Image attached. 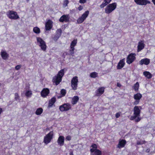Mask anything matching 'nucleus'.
I'll return each instance as SVG.
<instances>
[{"instance_id":"nucleus-16","label":"nucleus","mask_w":155,"mask_h":155,"mask_svg":"<svg viewBox=\"0 0 155 155\" xmlns=\"http://www.w3.org/2000/svg\"><path fill=\"white\" fill-rule=\"evenodd\" d=\"M49 90L47 88H43L41 92V96L43 97H46L49 93Z\"/></svg>"},{"instance_id":"nucleus-46","label":"nucleus","mask_w":155,"mask_h":155,"mask_svg":"<svg viewBox=\"0 0 155 155\" xmlns=\"http://www.w3.org/2000/svg\"><path fill=\"white\" fill-rule=\"evenodd\" d=\"M83 7L81 5H80L78 8V9L79 11H81L83 9Z\"/></svg>"},{"instance_id":"nucleus-33","label":"nucleus","mask_w":155,"mask_h":155,"mask_svg":"<svg viewBox=\"0 0 155 155\" xmlns=\"http://www.w3.org/2000/svg\"><path fill=\"white\" fill-rule=\"evenodd\" d=\"M25 95L27 97H31L32 95L31 91H27L25 93Z\"/></svg>"},{"instance_id":"nucleus-15","label":"nucleus","mask_w":155,"mask_h":155,"mask_svg":"<svg viewBox=\"0 0 155 155\" xmlns=\"http://www.w3.org/2000/svg\"><path fill=\"white\" fill-rule=\"evenodd\" d=\"M61 29L60 28L58 29L56 31L55 35L53 38V40L54 41H56L61 36Z\"/></svg>"},{"instance_id":"nucleus-32","label":"nucleus","mask_w":155,"mask_h":155,"mask_svg":"<svg viewBox=\"0 0 155 155\" xmlns=\"http://www.w3.org/2000/svg\"><path fill=\"white\" fill-rule=\"evenodd\" d=\"M139 87V83L138 82H137L134 84L133 88L135 91H137L138 90Z\"/></svg>"},{"instance_id":"nucleus-9","label":"nucleus","mask_w":155,"mask_h":155,"mask_svg":"<svg viewBox=\"0 0 155 155\" xmlns=\"http://www.w3.org/2000/svg\"><path fill=\"white\" fill-rule=\"evenodd\" d=\"M89 13V12L87 11L84 12L81 15V16L77 19V22L78 24H81L82 23L87 17Z\"/></svg>"},{"instance_id":"nucleus-31","label":"nucleus","mask_w":155,"mask_h":155,"mask_svg":"<svg viewBox=\"0 0 155 155\" xmlns=\"http://www.w3.org/2000/svg\"><path fill=\"white\" fill-rule=\"evenodd\" d=\"M75 49L74 48L70 47V49L69 50L68 53V54L73 56L74 54V50Z\"/></svg>"},{"instance_id":"nucleus-1","label":"nucleus","mask_w":155,"mask_h":155,"mask_svg":"<svg viewBox=\"0 0 155 155\" xmlns=\"http://www.w3.org/2000/svg\"><path fill=\"white\" fill-rule=\"evenodd\" d=\"M64 75V69L60 71L58 74L53 78V81L55 82L56 85H58L62 80V78Z\"/></svg>"},{"instance_id":"nucleus-3","label":"nucleus","mask_w":155,"mask_h":155,"mask_svg":"<svg viewBox=\"0 0 155 155\" xmlns=\"http://www.w3.org/2000/svg\"><path fill=\"white\" fill-rule=\"evenodd\" d=\"M117 3L114 2L109 4L105 8V12L107 14H109L112 12L116 8Z\"/></svg>"},{"instance_id":"nucleus-42","label":"nucleus","mask_w":155,"mask_h":155,"mask_svg":"<svg viewBox=\"0 0 155 155\" xmlns=\"http://www.w3.org/2000/svg\"><path fill=\"white\" fill-rule=\"evenodd\" d=\"M21 65L20 64L18 65H16L15 68V69L16 70H18L20 69V68L21 67Z\"/></svg>"},{"instance_id":"nucleus-37","label":"nucleus","mask_w":155,"mask_h":155,"mask_svg":"<svg viewBox=\"0 0 155 155\" xmlns=\"http://www.w3.org/2000/svg\"><path fill=\"white\" fill-rule=\"evenodd\" d=\"M66 93V90L64 89H62L61 91V97H58V98H59L61 97H64L65 96Z\"/></svg>"},{"instance_id":"nucleus-40","label":"nucleus","mask_w":155,"mask_h":155,"mask_svg":"<svg viewBox=\"0 0 155 155\" xmlns=\"http://www.w3.org/2000/svg\"><path fill=\"white\" fill-rule=\"evenodd\" d=\"M20 97L18 94L17 93L15 94V99L16 101H17L19 99Z\"/></svg>"},{"instance_id":"nucleus-49","label":"nucleus","mask_w":155,"mask_h":155,"mask_svg":"<svg viewBox=\"0 0 155 155\" xmlns=\"http://www.w3.org/2000/svg\"><path fill=\"white\" fill-rule=\"evenodd\" d=\"M150 150L149 149H147L146 150V152L147 153H149L150 152Z\"/></svg>"},{"instance_id":"nucleus-17","label":"nucleus","mask_w":155,"mask_h":155,"mask_svg":"<svg viewBox=\"0 0 155 155\" xmlns=\"http://www.w3.org/2000/svg\"><path fill=\"white\" fill-rule=\"evenodd\" d=\"M145 44L144 43V42L143 41H140L138 43V45L137 46V52H139L143 49L145 47Z\"/></svg>"},{"instance_id":"nucleus-25","label":"nucleus","mask_w":155,"mask_h":155,"mask_svg":"<svg viewBox=\"0 0 155 155\" xmlns=\"http://www.w3.org/2000/svg\"><path fill=\"white\" fill-rule=\"evenodd\" d=\"M79 100V98L78 96H74L72 98L71 103L73 105L75 104L78 102Z\"/></svg>"},{"instance_id":"nucleus-21","label":"nucleus","mask_w":155,"mask_h":155,"mask_svg":"<svg viewBox=\"0 0 155 155\" xmlns=\"http://www.w3.org/2000/svg\"><path fill=\"white\" fill-rule=\"evenodd\" d=\"M126 141L125 140H120L117 145V147L119 149L124 147L126 145Z\"/></svg>"},{"instance_id":"nucleus-8","label":"nucleus","mask_w":155,"mask_h":155,"mask_svg":"<svg viewBox=\"0 0 155 155\" xmlns=\"http://www.w3.org/2000/svg\"><path fill=\"white\" fill-rule=\"evenodd\" d=\"M71 108V105L68 103H65L59 106V109L61 112L67 111Z\"/></svg>"},{"instance_id":"nucleus-6","label":"nucleus","mask_w":155,"mask_h":155,"mask_svg":"<svg viewBox=\"0 0 155 155\" xmlns=\"http://www.w3.org/2000/svg\"><path fill=\"white\" fill-rule=\"evenodd\" d=\"M53 131H50L44 137V143L46 144L49 143L53 139Z\"/></svg>"},{"instance_id":"nucleus-12","label":"nucleus","mask_w":155,"mask_h":155,"mask_svg":"<svg viewBox=\"0 0 155 155\" xmlns=\"http://www.w3.org/2000/svg\"><path fill=\"white\" fill-rule=\"evenodd\" d=\"M134 1L137 5H145L150 3V1L147 0H134Z\"/></svg>"},{"instance_id":"nucleus-26","label":"nucleus","mask_w":155,"mask_h":155,"mask_svg":"<svg viewBox=\"0 0 155 155\" xmlns=\"http://www.w3.org/2000/svg\"><path fill=\"white\" fill-rule=\"evenodd\" d=\"M112 0H104V2H103L100 5L101 8H102L109 4Z\"/></svg>"},{"instance_id":"nucleus-47","label":"nucleus","mask_w":155,"mask_h":155,"mask_svg":"<svg viewBox=\"0 0 155 155\" xmlns=\"http://www.w3.org/2000/svg\"><path fill=\"white\" fill-rule=\"evenodd\" d=\"M117 86L118 87H120L121 86V84L117 82Z\"/></svg>"},{"instance_id":"nucleus-36","label":"nucleus","mask_w":155,"mask_h":155,"mask_svg":"<svg viewBox=\"0 0 155 155\" xmlns=\"http://www.w3.org/2000/svg\"><path fill=\"white\" fill-rule=\"evenodd\" d=\"M33 31L35 33L37 34H39L40 32V29L38 27H35L33 28Z\"/></svg>"},{"instance_id":"nucleus-35","label":"nucleus","mask_w":155,"mask_h":155,"mask_svg":"<svg viewBox=\"0 0 155 155\" xmlns=\"http://www.w3.org/2000/svg\"><path fill=\"white\" fill-rule=\"evenodd\" d=\"M77 40H73L71 42L70 45V47H72L73 48H74V47L77 44Z\"/></svg>"},{"instance_id":"nucleus-19","label":"nucleus","mask_w":155,"mask_h":155,"mask_svg":"<svg viewBox=\"0 0 155 155\" xmlns=\"http://www.w3.org/2000/svg\"><path fill=\"white\" fill-rule=\"evenodd\" d=\"M64 137L63 136H59L57 140V143L59 145L61 146L64 145Z\"/></svg>"},{"instance_id":"nucleus-27","label":"nucleus","mask_w":155,"mask_h":155,"mask_svg":"<svg viewBox=\"0 0 155 155\" xmlns=\"http://www.w3.org/2000/svg\"><path fill=\"white\" fill-rule=\"evenodd\" d=\"M143 74L145 77L148 79H150L152 77V74L148 71H144L143 72Z\"/></svg>"},{"instance_id":"nucleus-10","label":"nucleus","mask_w":155,"mask_h":155,"mask_svg":"<svg viewBox=\"0 0 155 155\" xmlns=\"http://www.w3.org/2000/svg\"><path fill=\"white\" fill-rule=\"evenodd\" d=\"M135 54L131 53L128 55L127 58V63L128 64H130L134 61L136 59Z\"/></svg>"},{"instance_id":"nucleus-30","label":"nucleus","mask_w":155,"mask_h":155,"mask_svg":"<svg viewBox=\"0 0 155 155\" xmlns=\"http://www.w3.org/2000/svg\"><path fill=\"white\" fill-rule=\"evenodd\" d=\"M43 111V110L42 108H39L36 110L35 113L37 115H40L42 113Z\"/></svg>"},{"instance_id":"nucleus-28","label":"nucleus","mask_w":155,"mask_h":155,"mask_svg":"<svg viewBox=\"0 0 155 155\" xmlns=\"http://www.w3.org/2000/svg\"><path fill=\"white\" fill-rule=\"evenodd\" d=\"M101 151L99 150H96L94 153H91V155H101Z\"/></svg>"},{"instance_id":"nucleus-23","label":"nucleus","mask_w":155,"mask_h":155,"mask_svg":"<svg viewBox=\"0 0 155 155\" xmlns=\"http://www.w3.org/2000/svg\"><path fill=\"white\" fill-rule=\"evenodd\" d=\"M1 55L4 60H6L9 57V54L5 51H2L1 52Z\"/></svg>"},{"instance_id":"nucleus-39","label":"nucleus","mask_w":155,"mask_h":155,"mask_svg":"<svg viewBox=\"0 0 155 155\" xmlns=\"http://www.w3.org/2000/svg\"><path fill=\"white\" fill-rule=\"evenodd\" d=\"M146 142L145 140L142 141H137V145H141L145 143Z\"/></svg>"},{"instance_id":"nucleus-45","label":"nucleus","mask_w":155,"mask_h":155,"mask_svg":"<svg viewBox=\"0 0 155 155\" xmlns=\"http://www.w3.org/2000/svg\"><path fill=\"white\" fill-rule=\"evenodd\" d=\"M87 0H80L79 2L81 4H84L86 2Z\"/></svg>"},{"instance_id":"nucleus-24","label":"nucleus","mask_w":155,"mask_h":155,"mask_svg":"<svg viewBox=\"0 0 155 155\" xmlns=\"http://www.w3.org/2000/svg\"><path fill=\"white\" fill-rule=\"evenodd\" d=\"M56 101V98L54 97H52L49 101L48 107L50 108L52 107Z\"/></svg>"},{"instance_id":"nucleus-14","label":"nucleus","mask_w":155,"mask_h":155,"mask_svg":"<svg viewBox=\"0 0 155 155\" xmlns=\"http://www.w3.org/2000/svg\"><path fill=\"white\" fill-rule=\"evenodd\" d=\"M70 17L69 15H63L59 19V21L61 22H69Z\"/></svg>"},{"instance_id":"nucleus-5","label":"nucleus","mask_w":155,"mask_h":155,"mask_svg":"<svg viewBox=\"0 0 155 155\" xmlns=\"http://www.w3.org/2000/svg\"><path fill=\"white\" fill-rule=\"evenodd\" d=\"M37 41L38 45L41 47V49L44 51H45L47 48L45 42L40 37L37 38Z\"/></svg>"},{"instance_id":"nucleus-2","label":"nucleus","mask_w":155,"mask_h":155,"mask_svg":"<svg viewBox=\"0 0 155 155\" xmlns=\"http://www.w3.org/2000/svg\"><path fill=\"white\" fill-rule=\"evenodd\" d=\"M141 107L140 106H135L134 108V116H131L130 117V119L131 120H134L138 116H140V110L141 109Z\"/></svg>"},{"instance_id":"nucleus-34","label":"nucleus","mask_w":155,"mask_h":155,"mask_svg":"<svg viewBox=\"0 0 155 155\" xmlns=\"http://www.w3.org/2000/svg\"><path fill=\"white\" fill-rule=\"evenodd\" d=\"M91 77L93 78H95L98 76V73L96 72H94L91 73L90 74Z\"/></svg>"},{"instance_id":"nucleus-22","label":"nucleus","mask_w":155,"mask_h":155,"mask_svg":"<svg viewBox=\"0 0 155 155\" xmlns=\"http://www.w3.org/2000/svg\"><path fill=\"white\" fill-rule=\"evenodd\" d=\"M52 21L51 20H48L46 22L45 25V29L48 31L50 30L52 28Z\"/></svg>"},{"instance_id":"nucleus-18","label":"nucleus","mask_w":155,"mask_h":155,"mask_svg":"<svg viewBox=\"0 0 155 155\" xmlns=\"http://www.w3.org/2000/svg\"><path fill=\"white\" fill-rule=\"evenodd\" d=\"M150 62V60L147 58H145L141 60L139 62V64L140 65L145 64L146 65H148Z\"/></svg>"},{"instance_id":"nucleus-29","label":"nucleus","mask_w":155,"mask_h":155,"mask_svg":"<svg viewBox=\"0 0 155 155\" xmlns=\"http://www.w3.org/2000/svg\"><path fill=\"white\" fill-rule=\"evenodd\" d=\"M91 147H92V148L90 149V150L91 153H94V152L95 150H97V145L95 143L93 144Z\"/></svg>"},{"instance_id":"nucleus-43","label":"nucleus","mask_w":155,"mask_h":155,"mask_svg":"<svg viewBox=\"0 0 155 155\" xmlns=\"http://www.w3.org/2000/svg\"><path fill=\"white\" fill-rule=\"evenodd\" d=\"M121 113L120 112H119L118 113H117L115 114V117L116 118H119L120 115V114Z\"/></svg>"},{"instance_id":"nucleus-13","label":"nucleus","mask_w":155,"mask_h":155,"mask_svg":"<svg viewBox=\"0 0 155 155\" xmlns=\"http://www.w3.org/2000/svg\"><path fill=\"white\" fill-rule=\"evenodd\" d=\"M105 87H102L98 88L95 91V95L97 96H100L104 94Z\"/></svg>"},{"instance_id":"nucleus-4","label":"nucleus","mask_w":155,"mask_h":155,"mask_svg":"<svg viewBox=\"0 0 155 155\" xmlns=\"http://www.w3.org/2000/svg\"><path fill=\"white\" fill-rule=\"evenodd\" d=\"M8 17L10 19L14 20H16L19 18L17 12L9 10L6 13Z\"/></svg>"},{"instance_id":"nucleus-48","label":"nucleus","mask_w":155,"mask_h":155,"mask_svg":"<svg viewBox=\"0 0 155 155\" xmlns=\"http://www.w3.org/2000/svg\"><path fill=\"white\" fill-rule=\"evenodd\" d=\"M3 110L2 108H0V114H1V113L2 112Z\"/></svg>"},{"instance_id":"nucleus-41","label":"nucleus","mask_w":155,"mask_h":155,"mask_svg":"<svg viewBox=\"0 0 155 155\" xmlns=\"http://www.w3.org/2000/svg\"><path fill=\"white\" fill-rule=\"evenodd\" d=\"M136 118H137L136 119L135 118V119H134V120H135V122H139V121H140V120L141 119V118L140 117V116H138Z\"/></svg>"},{"instance_id":"nucleus-20","label":"nucleus","mask_w":155,"mask_h":155,"mask_svg":"<svg viewBox=\"0 0 155 155\" xmlns=\"http://www.w3.org/2000/svg\"><path fill=\"white\" fill-rule=\"evenodd\" d=\"M125 58H124L120 61L117 66V69H120L124 67L125 64Z\"/></svg>"},{"instance_id":"nucleus-11","label":"nucleus","mask_w":155,"mask_h":155,"mask_svg":"<svg viewBox=\"0 0 155 155\" xmlns=\"http://www.w3.org/2000/svg\"><path fill=\"white\" fill-rule=\"evenodd\" d=\"M142 97V95L140 93H137L134 94V98L135 101L134 102V105H136L138 104L139 103L140 100Z\"/></svg>"},{"instance_id":"nucleus-38","label":"nucleus","mask_w":155,"mask_h":155,"mask_svg":"<svg viewBox=\"0 0 155 155\" xmlns=\"http://www.w3.org/2000/svg\"><path fill=\"white\" fill-rule=\"evenodd\" d=\"M69 1L68 0H64L63 1V6L64 7H66L68 6L69 3Z\"/></svg>"},{"instance_id":"nucleus-44","label":"nucleus","mask_w":155,"mask_h":155,"mask_svg":"<svg viewBox=\"0 0 155 155\" xmlns=\"http://www.w3.org/2000/svg\"><path fill=\"white\" fill-rule=\"evenodd\" d=\"M65 139L67 140H71V137L70 135L67 136L66 137Z\"/></svg>"},{"instance_id":"nucleus-50","label":"nucleus","mask_w":155,"mask_h":155,"mask_svg":"<svg viewBox=\"0 0 155 155\" xmlns=\"http://www.w3.org/2000/svg\"><path fill=\"white\" fill-rule=\"evenodd\" d=\"M70 155H74L73 152H71L70 153Z\"/></svg>"},{"instance_id":"nucleus-7","label":"nucleus","mask_w":155,"mask_h":155,"mask_svg":"<svg viewBox=\"0 0 155 155\" xmlns=\"http://www.w3.org/2000/svg\"><path fill=\"white\" fill-rule=\"evenodd\" d=\"M78 82V78L77 76H74L71 79V85L73 90H76L77 89Z\"/></svg>"}]
</instances>
